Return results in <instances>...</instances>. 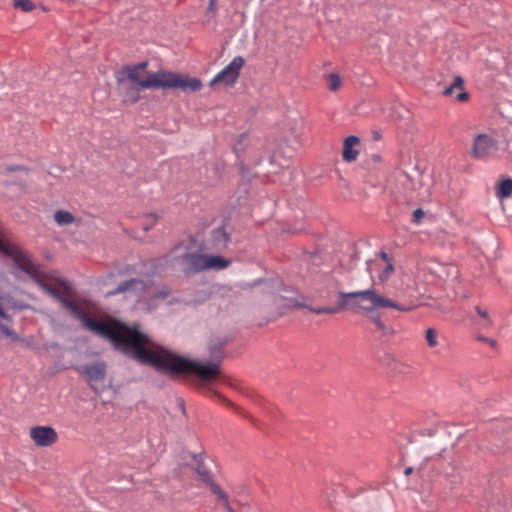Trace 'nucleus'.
Returning a JSON list of instances; mask_svg holds the SVG:
<instances>
[{"mask_svg": "<svg viewBox=\"0 0 512 512\" xmlns=\"http://www.w3.org/2000/svg\"><path fill=\"white\" fill-rule=\"evenodd\" d=\"M231 342L229 336H212L207 342L210 361L198 362L155 343L135 326L126 356L142 365L166 373L171 379L194 376L203 383H211L222 374L221 362L226 357L225 349Z\"/></svg>", "mask_w": 512, "mask_h": 512, "instance_id": "obj_1", "label": "nucleus"}, {"mask_svg": "<svg viewBox=\"0 0 512 512\" xmlns=\"http://www.w3.org/2000/svg\"><path fill=\"white\" fill-rule=\"evenodd\" d=\"M46 280L47 276L42 273L35 282L59 301L72 316L81 322L86 330L108 340L116 350L125 355L135 326H129L110 315L93 316L81 302L71 298V290L66 283L62 282L61 286H57Z\"/></svg>", "mask_w": 512, "mask_h": 512, "instance_id": "obj_2", "label": "nucleus"}, {"mask_svg": "<svg viewBox=\"0 0 512 512\" xmlns=\"http://www.w3.org/2000/svg\"><path fill=\"white\" fill-rule=\"evenodd\" d=\"M348 306L359 308L366 312H371L380 308H393L401 312H408L413 309L410 305L400 304L382 296L373 288L354 292H339L337 304L333 307H305L312 313L320 315L335 314L341 312Z\"/></svg>", "mask_w": 512, "mask_h": 512, "instance_id": "obj_3", "label": "nucleus"}, {"mask_svg": "<svg viewBox=\"0 0 512 512\" xmlns=\"http://www.w3.org/2000/svg\"><path fill=\"white\" fill-rule=\"evenodd\" d=\"M203 87L202 81L196 77H188L168 70H161L160 88L176 89L184 92H197Z\"/></svg>", "mask_w": 512, "mask_h": 512, "instance_id": "obj_4", "label": "nucleus"}, {"mask_svg": "<svg viewBox=\"0 0 512 512\" xmlns=\"http://www.w3.org/2000/svg\"><path fill=\"white\" fill-rule=\"evenodd\" d=\"M139 73L140 72H138L134 67L128 64L122 66L121 69L116 73V76L122 77L126 81L134 83L139 87H143L145 89L160 88L161 70L157 72L148 73L145 79H141Z\"/></svg>", "mask_w": 512, "mask_h": 512, "instance_id": "obj_5", "label": "nucleus"}, {"mask_svg": "<svg viewBox=\"0 0 512 512\" xmlns=\"http://www.w3.org/2000/svg\"><path fill=\"white\" fill-rule=\"evenodd\" d=\"M244 64L245 60L243 57H234L232 61L211 80L210 86L217 83H222L225 86H233L237 82L240 76V70Z\"/></svg>", "mask_w": 512, "mask_h": 512, "instance_id": "obj_6", "label": "nucleus"}, {"mask_svg": "<svg viewBox=\"0 0 512 512\" xmlns=\"http://www.w3.org/2000/svg\"><path fill=\"white\" fill-rule=\"evenodd\" d=\"M496 150V141L491 136L479 134L474 139L472 156L477 160H487Z\"/></svg>", "mask_w": 512, "mask_h": 512, "instance_id": "obj_7", "label": "nucleus"}, {"mask_svg": "<svg viewBox=\"0 0 512 512\" xmlns=\"http://www.w3.org/2000/svg\"><path fill=\"white\" fill-rule=\"evenodd\" d=\"M30 437L40 447L52 446L58 440V434L51 426H35L31 428Z\"/></svg>", "mask_w": 512, "mask_h": 512, "instance_id": "obj_8", "label": "nucleus"}, {"mask_svg": "<svg viewBox=\"0 0 512 512\" xmlns=\"http://www.w3.org/2000/svg\"><path fill=\"white\" fill-rule=\"evenodd\" d=\"M115 78L119 93L122 97V102L125 104H134L138 102L140 99V93L144 88L139 87L134 83H130L122 77L115 76Z\"/></svg>", "mask_w": 512, "mask_h": 512, "instance_id": "obj_9", "label": "nucleus"}, {"mask_svg": "<svg viewBox=\"0 0 512 512\" xmlns=\"http://www.w3.org/2000/svg\"><path fill=\"white\" fill-rule=\"evenodd\" d=\"M193 459L195 461L193 469L198 475V480L207 485L212 493H215L216 489H221L214 481L213 474L205 464L202 455H194Z\"/></svg>", "mask_w": 512, "mask_h": 512, "instance_id": "obj_10", "label": "nucleus"}, {"mask_svg": "<svg viewBox=\"0 0 512 512\" xmlns=\"http://www.w3.org/2000/svg\"><path fill=\"white\" fill-rule=\"evenodd\" d=\"M78 372L86 376L92 389L96 390L95 383L102 382L106 376V365L104 362L87 364L77 369Z\"/></svg>", "mask_w": 512, "mask_h": 512, "instance_id": "obj_11", "label": "nucleus"}, {"mask_svg": "<svg viewBox=\"0 0 512 512\" xmlns=\"http://www.w3.org/2000/svg\"><path fill=\"white\" fill-rule=\"evenodd\" d=\"M230 242V234L226 231L224 226L213 229L210 233V237L206 242V249L222 252L227 249Z\"/></svg>", "mask_w": 512, "mask_h": 512, "instance_id": "obj_12", "label": "nucleus"}, {"mask_svg": "<svg viewBox=\"0 0 512 512\" xmlns=\"http://www.w3.org/2000/svg\"><path fill=\"white\" fill-rule=\"evenodd\" d=\"M207 396L211 399V400H214V401H218L220 402L221 404L227 406V407H230L232 409H234L238 414L242 415L243 417L249 419L253 424H255V418L250 415L248 412L244 411L242 408H240L239 406L235 405L232 401H230L228 398H226L223 394H221L220 392L216 391V390H213V389H209L208 390V393H207Z\"/></svg>", "mask_w": 512, "mask_h": 512, "instance_id": "obj_13", "label": "nucleus"}, {"mask_svg": "<svg viewBox=\"0 0 512 512\" xmlns=\"http://www.w3.org/2000/svg\"><path fill=\"white\" fill-rule=\"evenodd\" d=\"M360 140L357 136H348L343 143L342 158L345 162H353L357 159L359 151L354 147L359 145Z\"/></svg>", "mask_w": 512, "mask_h": 512, "instance_id": "obj_14", "label": "nucleus"}, {"mask_svg": "<svg viewBox=\"0 0 512 512\" xmlns=\"http://www.w3.org/2000/svg\"><path fill=\"white\" fill-rule=\"evenodd\" d=\"M183 258L189 264L190 269L197 273L207 270V255L199 254L196 252L185 253Z\"/></svg>", "mask_w": 512, "mask_h": 512, "instance_id": "obj_15", "label": "nucleus"}, {"mask_svg": "<svg viewBox=\"0 0 512 512\" xmlns=\"http://www.w3.org/2000/svg\"><path fill=\"white\" fill-rule=\"evenodd\" d=\"M463 85L464 81L460 76H456L450 85V96H454L459 103L467 102L470 98V94L463 88Z\"/></svg>", "mask_w": 512, "mask_h": 512, "instance_id": "obj_16", "label": "nucleus"}, {"mask_svg": "<svg viewBox=\"0 0 512 512\" xmlns=\"http://www.w3.org/2000/svg\"><path fill=\"white\" fill-rule=\"evenodd\" d=\"M231 261L220 255H207V270H222L227 268Z\"/></svg>", "mask_w": 512, "mask_h": 512, "instance_id": "obj_17", "label": "nucleus"}, {"mask_svg": "<svg viewBox=\"0 0 512 512\" xmlns=\"http://www.w3.org/2000/svg\"><path fill=\"white\" fill-rule=\"evenodd\" d=\"M54 220L56 221V223L58 225H69V224H72L75 222L76 218L75 216L69 212V211H65V210H57L55 213H54Z\"/></svg>", "mask_w": 512, "mask_h": 512, "instance_id": "obj_18", "label": "nucleus"}, {"mask_svg": "<svg viewBox=\"0 0 512 512\" xmlns=\"http://www.w3.org/2000/svg\"><path fill=\"white\" fill-rule=\"evenodd\" d=\"M512 194V179L506 178L498 184L496 195L499 198H508Z\"/></svg>", "mask_w": 512, "mask_h": 512, "instance_id": "obj_19", "label": "nucleus"}, {"mask_svg": "<svg viewBox=\"0 0 512 512\" xmlns=\"http://www.w3.org/2000/svg\"><path fill=\"white\" fill-rule=\"evenodd\" d=\"M326 78L328 82V88L331 91H338L340 89L342 80L339 74L329 73L327 74Z\"/></svg>", "mask_w": 512, "mask_h": 512, "instance_id": "obj_20", "label": "nucleus"}, {"mask_svg": "<svg viewBox=\"0 0 512 512\" xmlns=\"http://www.w3.org/2000/svg\"><path fill=\"white\" fill-rule=\"evenodd\" d=\"M13 7L21 9L24 12H31L36 8L35 4L31 0H14Z\"/></svg>", "mask_w": 512, "mask_h": 512, "instance_id": "obj_21", "label": "nucleus"}, {"mask_svg": "<svg viewBox=\"0 0 512 512\" xmlns=\"http://www.w3.org/2000/svg\"><path fill=\"white\" fill-rule=\"evenodd\" d=\"M213 494L217 496L218 500L223 504L227 512H235L229 503V498L226 492L222 489H216V492Z\"/></svg>", "mask_w": 512, "mask_h": 512, "instance_id": "obj_22", "label": "nucleus"}, {"mask_svg": "<svg viewBox=\"0 0 512 512\" xmlns=\"http://www.w3.org/2000/svg\"><path fill=\"white\" fill-rule=\"evenodd\" d=\"M428 346L434 348L438 345V332L434 328H428L425 334Z\"/></svg>", "mask_w": 512, "mask_h": 512, "instance_id": "obj_23", "label": "nucleus"}, {"mask_svg": "<svg viewBox=\"0 0 512 512\" xmlns=\"http://www.w3.org/2000/svg\"><path fill=\"white\" fill-rule=\"evenodd\" d=\"M394 272L393 262L385 263V267L379 272L378 278L383 283L386 282Z\"/></svg>", "mask_w": 512, "mask_h": 512, "instance_id": "obj_24", "label": "nucleus"}, {"mask_svg": "<svg viewBox=\"0 0 512 512\" xmlns=\"http://www.w3.org/2000/svg\"><path fill=\"white\" fill-rule=\"evenodd\" d=\"M136 282H137L136 279H129V280L123 281L117 286V288L114 291L110 292V294L116 295L119 293H123V292L127 291Z\"/></svg>", "mask_w": 512, "mask_h": 512, "instance_id": "obj_25", "label": "nucleus"}, {"mask_svg": "<svg viewBox=\"0 0 512 512\" xmlns=\"http://www.w3.org/2000/svg\"><path fill=\"white\" fill-rule=\"evenodd\" d=\"M370 320L376 325L378 330L382 331V335L387 334V326L382 321L380 314L370 316Z\"/></svg>", "mask_w": 512, "mask_h": 512, "instance_id": "obj_26", "label": "nucleus"}, {"mask_svg": "<svg viewBox=\"0 0 512 512\" xmlns=\"http://www.w3.org/2000/svg\"><path fill=\"white\" fill-rule=\"evenodd\" d=\"M424 216H425V211L421 208H417L413 212L412 222L415 224H420L422 219L424 218Z\"/></svg>", "mask_w": 512, "mask_h": 512, "instance_id": "obj_27", "label": "nucleus"}, {"mask_svg": "<svg viewBox=\"0 0 512 512\" xmlns=\"http://www.w3.org/2000/svg\"><path fill=\"white\" fill-rule=\"evenodd\" d=\"M216 1L215 0H209V5L207 8L206 15L211 19L214 18L216 15Z\"/></svg>", "mask_w": 512, "mask_h": 512, "instance_id": "obj_28", "label": "nucleus"}, {"mask_svg": "<svg viewBox=\"0 0 512 512\" xmlns=\"http://www.w3.org/2000/svg\"><path fill=\"white\" fill-rule=\"evenodd\" d=\"M134 67L138 72L144 71L148 67V61H142L137 64H130Z\"/></svg>", "mask_w": 512, "mask_h": 512, "instance_id": "obj_29", "label": "nucleus"}, {"mask_svg": "<svg viewBox=\"0 0 512 512\" xmlns=\"http://www.w3.org/2000/svg\"><path fill=\"white\" fill-rule=\"evenodd\" d=\"M378 255L385 263L392 262L391 257L386 252L381 251Z\"/></svg>", "mask_w": 512, "mask_h": 512, "instance_id": "obj_30", "label": "nucleus"}, {"mask_svg": "<svg viewBox=\"0 0 512 512\" xmlns=\"http://www.w3.org/2000/svg\"><path fill=\"white\" fill-rule=\"evenodd\" d=\"M476 311H477V313H478L481 317H483V318H487L488 313H487V311H486V310H483V309H482V308H480V307H476Z\"/></svg>", "mask_w": 512, "mask_h": 512, "instance_id": "obj_31", "label": "nucleus"}, {"mask_svg": "<svg viewBox=\"0 0 512 512\" xmlns=\"http://www.w3.org/2000/svg\"><path fill=\"white\" fill-rule=\"evenodd\" d=\"M487 344H488L491 348H496V346H497V342H496V340L491 339V338H490V339H487Z\"/></svg>", "mask_w": 512, "mask_h": 512, "instance_id": "obj_32", "label": "nucleus"}, {"mask_svg": "<svg viewBox=\"0 0 512 512\" xmlns=\"http://www.w3.org/2000/svg\"><path fill=\"white\" fill-rule=\"evenodd\" d=\"M147 218H151V225H154L157 221V216L155 214H149V215H146Z\"/></svg>", "mask_w": 512, "mask_h": 512, "instance_id": "obj_33", "label": "nucleus"}, {"mask_svg": "<svg viewBox=\"0 0 512 512\" xmlns=\"http://www.w3.org/2000/svg\"><path fill=\"white\" fill-rule=\"evenodd\" d=\"M413 473V467H407L405 470H404V474L406 476L408 475H411Z\"/></svg>", "mask_w": 512, "mask_h": 512, "instance_id": "obj_34", "label": "nucleus"}, {"mask_svg": "<svg viewBox=\"0 0 512 512\" xmlns=\"http://www.w3.org/2000/svg\"><path fill=\"white\" fill-rule=\"evenodd\" d=\"M487 339H488V338H487V337H485V336H478V337H477V340H479V341H483V342H486V343H487Z\"/></svg>", "mask_w": 512, "mask_h": 512, "instance_id": "obj_35", "label": "nucleus"}, {"mask_svg": "<svg viewBox=\"0 0 512 512\" xmlns=\"http://www.w3.org/2000/svg\"><path fill=\"white\" fill-rule=\"evenodd\" d=\"M19 170H22V168L20 166H15L13 168H9V171H19Z\"/></svg>", "mask_w": 512, "mask_h": 512, "instance_id": "obj_36", "label": "nucleus"}, {"mask_svg": "<svg viewBox=\"0 0 512 512\" xmlns=\"http://www.w3.org/2000/svg\"><path fill=\"white\" fill-rule=\"evenodd\" d=\"M442 93H443V95L448 96V94H449L448 87H445L443 89Z\"/></svg>", "mask_w": 512, "mask_h": 512, "instance_id": "obj_37", "label": "nucleus"}, {"mask_svg": "<svg viewBox=\"0 0 512 512\" xmlns=\"http://www.w3.org/2000/svg\"><path fill=\"white\" fill-rule=\"evenodd\" d=\"M373 159L375 161H380L381 160V157L379 155H373Z\"/></svg>", "mask_w": 512, "mask_h": 512, "instance_id": "obj_38", "label": "nucleus"}]
</instances>
